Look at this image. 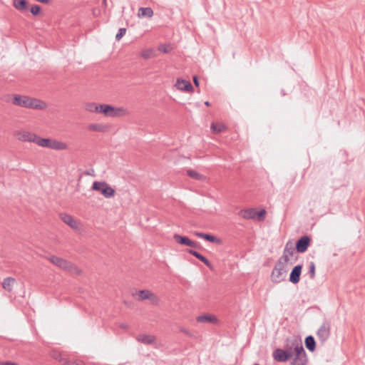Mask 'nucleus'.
<instances>
[{
	"label": "nucleus",
	"mask_w": 365,
	"mask_h": 365,
	"mask_svg": "<svg viewBox=\"0 0 365 365\" xmlns=\"http://www.w3.org/2000/svg\"><path fill=\"white\" fill-rule=\"evenodd\" d=\"M12 103L15 106L36 110H44L47 108L44 101L27 96L14 95Z\"/></svg>",
	"instance_id": "nucleus-1"
},
{
	"label": "nucleus",
	"mask_w": 365,
	"mask_h": 365,
	"mask_svg": "<svg viewBox=\"0 0 365 365\" xmlns=\"http://www.w3.org/2000/svg\"><path fill=\"white\" fill-rule=\"evenodd\" d=\"M48 259L54 265L60 269L68 271L73 274H79L81 271L71 262L54 255H51L48 257Z\"/></svg>",
	"instance_id": "nucleus-2"
},
{
	"label": "nucleus",
	"mask_w": 365,
	"mask_h": 365,
	"mask_svg": "<svg viewBox=\"0 0 365 365\" xmlns=\"http://www.w3.org/2000/svg\"><path fill=\"white\" fill-rule=\"evenodd\" d=\"M287 273V263L283 262L278 259L276 263L272 273H271V280L272 282L275 284L280 283L281 282L285 280Z\"/></svg>",
	"instance_id": "nucleus-3"
},
{
	"label": "nucleus",
	"mask_w": 365,
	"mask_h": 365,
	"mask_svg": "<svg viewBox=\"0 0 365 365\" xmlns=\"http://www.w3.org/2000/svg\"><path fill=\"white\" fill-rule=\"evenodd\" d=\"M100 113L106 117H121L128 113V110L122 107L116 108L109 104H100Z\"/></svg>",
	"instance_id": "nucleus-4"
},
{
	"label": "nucleus",
	"mask_w": 365,
	"mask_h": 365,
	"mask_svg": "<svg viewBox=\"0 0 365 365\" xmlns=\"http://www.w3.org/2000/svg\"><path fill=\"white\" fill-rule=\"evenodd\" d=\"M294 358L291 362L292 365H306L308 359L302 343H296L294 347Z\"/></svg>",
	"instance_id": "nucleus-5"
},
{
	"label": "nucleus",
	"mask_w": 365,
	"mask_h": 365,
	"mask_svg": "<svg viewBox=\"0 0 365 365\" xmlns=\"http://www.w3.org/2000/svg\"><path fill=\"white\" fill-rule=\"evenodd\" d=\"M92 189L100 192L106 198H110L115 195V190L106 182L95 181L92 185Z\"/></svg>",
	"instance_id": "nucleus-6"
},
{
	"label": "nucleus",
	"mask_w": 365,
	"mask_h": 365,
	"mask_svg": "<svg viewBox=\"0 0 365 365\" xmlns=\"http://www.w3.org/2000/svg\"><path fill=\"white\" fill-rule=\"evenodd\" d=\"M331 334V322L329 321H324L319 327L317 331V336L319 340L323 344L330 336Z\"/></svg>",
	"instance_id": "nucleus-7"
},
{
	"label": "nucleus",
	"mask_w": 365,
	"mask_h": 365,
	"mask_svg": "<svg viewBox=\"0 0 365 365\" xmlns=\"http://www.w3.org/2000/svg\"><path fill=\"white\" fill-rule=\"evenodd\" d=\"M311 243V238L308 235H303L296 242L295 248L299 253L305 252Z\"/></svg>",
	"instance_id": "nucleus-8"
},
{
	"label": "nucleus",
	"mask_w": 365,
	"mask_h": 365,
	"mask_svg": "<svg viewBox=\"0 0 365 365\" xmlns=\"http://www.w3.org/2000/svg\"><path fill=\"white\" fill-rule=\"evenodd\" d=\"M272 356L278 362H285L292 358L290 352L279 348L273 351Z\"/></svg>",
	"instance_id": "nucleus-9"
},
{
	"label": "nucleus",
	"mask_w": 365,
	"mask_h": 365,
	"mask_svg": "<svg viewBox=\"0 0 365 365\" xmlns=\"http://www.w3.org/2000/svg\"><path fill=\"white\" fill-rule=\"evenodd\" d=\"M294 253V248L291 242H287L284 247L283 255L279 257V260L285 262L289 261V257H292Z\"/></svg>",
	"instance_id": "nucleus-10"
},
{
	"label": "nucleus",
	"mask_w": 365,
	"mask_h": 365,
	"mask_svg": "<svg viewBox=\"0 0 365 365\" xmlns=\"http://www.w3.org/2000/svg\"><path fill=\"white\" fill-rule=\"evenodd\" d=\"M16 135L18 140L21 141L35 143L37 135L31 133L29 131L21 130L17 131Z\"/></svg>",
	"instance_id": "nucleus-11"
},
{
	"label": "nucleus",
	"mask_w": 365,
	"mask_h": 365,
	"mask_svg": "<svg viewBox=\"0 0 365 365\" xmlns=\"http://www.w3.org/2000/svg\"><path fill=\"white\" fill-rule=\"evenodd\" d=\"M302 265L297 264L293 267L289 274V282L294 284H297L300 280V276L302 270Z\"/></svg>",
	"instance_id": "nucleus-12"
},
{
	"label": "nucleus",
	"mask_w": 365,
	"mask_h": 365,
	"mask_svg": "<svg viewBox=\"0 0 365 365\" xmlns=\"http://www.w3.org/2000/svg\"><path fill=\"white\" fill-rule=\"evenodd\" d=\"M138 299L139 300H145V299H150L151 302L154 304H156L158 303V297L150 291L147 289H143L140 290L138 292Z\"/></svg>",
	"instance_id": "nucleus-13"
},
{
	"label": "nucleus",
	"mask_w": 365,
	"mask_h": 365,
	"mask_svg": "<svg viewBox=\"0 0 365 365\" xmlns=\"http://www.w3.org/2000/svg\"><path fill=\"white\" fill-rule=\"evenodd\" d=\"M299 342V344H302V340L297 336H292L289 338L286 341V344L284 345V351H288L291 354V357L293 356L294 354V347L296 343Z\"/></svg>",
	"instance_id": "nucleus-14"
},
{
	"label": "nucleus",
	"mask_w": 365,
	"mask_h": 365,
	"mask_svg": "<svg viewBox=\"0 0 365 365\" xmlns=\"http://www.w3.org/2000/svg\"><path fill=\"white\" fill-rule=\"evenodd\" d=\"M61 220L70 226L73 230H78L79 228V223L73 217L67 214H61Z\"/></svg>",
	"instance_id": "nucleus-15"
},
{
	"label": "nucleus",
	"mask_w": 365,
	"mask_h": 365,
	"mask_svg": "<svg viewBox=\"0 0 365 365\" xmlns=\"http://www.w3.org/2000/svg\"><path fill=\"white\" fill-rule=\"evenodd\" d=\"M175 86L178 90L183 91H192L193 87L191 83L186 80L178 79L175 83Z\"/></svg>",
	"instance_id": "nucleus-16"
},
{
	"label": "nucleus",
	"mask_w": 365,
	"mask_h": 365,
	"mask_svg": "<svg viewBox=\"0 0 365 365\" xmlns=\"http://www.w3.org/2000/svg\"><path fill=\"white\" fill-rule=\"evenodd\" d=\"M136 340L142 344L150 345L155 341V337L150 334H139L136 336Z\"/></svg>",
	"instance_id": "nucleus-17"
},
{
	"label": "nucleus",
	"mask_w": 365,
	"mask_h": 365,
	"mask_svg": "<svg viewBox=\"0 0 365 365\" xmlns=\"http://www.w3.org/2000/svg\"><path fill=\"white\" fill-rule=\"evenodd\" d=\"M238 215L243 217L244 219L247 220H254L255 219V209L254 208H249V209H244L241 210Z\"/></svg>",
	"instance_id": "nucleus-18"
},
{
	"label": "nucleus",
	"mask_w": 365,
	"mask_h": 365,
	"mask_svg": "<svg viewBox=\"0 0 365 365\" xmlns=\"http://www.w3.org/2000/svg\"><path fill=\"white\" fill-rule=\"evenodd\" d=\"M188 253L195 257L197 259H198L200 261L203 262L207 267L209 268H211L212 264L210 262L202 255H201L200 252L194 250H188Z\"/></svg>",
	"instance_id": "nucleus-19"
},
{
	"label": "nucleus",
	"mask_w": 365,
	"mask_h": 365,
	"mask_svg": "<svg viewBox=\"0 0 365 365\" xmlns=\"http://www.w3.org/2000/svg\"><path fill=\"white\" fill-rule=\"evenodd\" d=\"M153 16V11L150 7H140L138 9V16L139 18H151Z\"/></svg>",
	"instance_id": "nucleus-20"
},
{
	"label": "nucleus",
	"mask_w": 365,
	"mask_h": 365,
	"mask_svg": "<svg viewBox=\"0 0 365 365\" xmlns=\"http://www.w3.org/2000/svg\"><path fill=\"white\" fill-rule=\"evenodd\" d=\"M14 7L21 11L28 9V1L26 0H13Z\"/></svg>",
	"instance_id": "nucleus-21"
},
{
	"label": "nucleus",
	"mask_w": 365,
	"mask_h": 365,
	"mask_svg": "<svg viewBox=\"0 0 365 365\" xmlns=\"http://www.w3.org/2000/svg\"><path fill=\"white\" fill-rule=\"evenodd\" d=\"M50 149L56 150H63L67 148V145L65 143L58 141L56 140L51 139L50 144Z\"/></svg>",
	"instance_id": "nucleus-22"
},
{
	"label": "nucleus",
	"mask_w": 365,
	"mask_h": 365,
	"mask_svg": "<svg viewBox=\"0 0 365 365\" xmlns=\"http://www.w3.org/2000/svg\"><path fill=\"white\" fill-rule=\"evenodd\" d=\"M304 342L305 346L309 351L312 352L316 349V341L312 335L307 336L305 338Z\"/></svg>",
	"instance_id": "nucleus-23"
},
{
	"label": "nucleus",
	"mask_w": 365,
	"mask_h": 365,
	"mask_svg": "<svg viewBox=\"0 0 365 365\" xmlns=\"http://www.w3.org/2000/svg\"><path fill=\"white\" fill-rule=\"evenodd\" d=\"M195 235L197 237L202 238V239H205V240L209 241L210 242H220L219 239H217L214 235H210V234L196 232L195 233Z\"/></svg>",
	"instance_id": "nucleus-24"
},
{
	"label": "nucleus",
	"mask_w": 365,
	"mask_h": 365,
	"mask_svg": "<svg viewBox=\"0 0 365 365\" xmlns=\"http://www.w3.org/2000/svg\"><path fill=\"white\" fill-rule=\"evenodd\" d=\"M16 279L13 277H6L4 279L2 282L3 288L8 291L11 292L13 288V285L14 284Z\"/></svg>",
	"instance_id": "nucleus-25"
},
{
	"label": "nucleus",
	"mask_w": 365,
	"mask_h": 365,
	"mask_svg": "<svg viewBox=\"0 0 365 365\" xmlns=\"http://www.w3.org/2000/svg\"><path fill=\"white\" fill-rule=\"evenodd\" d=\"M186 172L187 175L194 180L199 181H204L206 180L205 176L201 175L200 173H197L194 170H187Z\"/></svg>",
	"instance_id": "nucleus-26"
},
{
	"label": "nucleus",
	"mask_w": 365,
	"mask_h": 365,
	"mask_svg": "<svg viewBox=\"0 0 365 365\" xmlns=\"http://www.w3.org/2000/svg\"><path fill=\"white\" fill-rule=\"evenodd\" d=\"M173 239L180 245L187 246L188 243H190V239L186 236H182L179 234H175L173 235Z\"/></svg>",
	"instance_id": "nucleus-27"
},
{
	"label": "nucleus",
	"mask_w": 365,
	"mask_h": 365,
	"mask_svg": "<svg viewBox=\"0 0 365 365\" xmlns=\"http://www.w3.org/2000/svg\"><path fill=\"white\" fill-rule=\"evenodd\" d=\"M51 139L50 138H43L36 135L35 143L39 146L49 148L51 145Z\"/></svg>",
	"instance_id": "nucleus-28"
},
{
	"label": "nucleus",
	"mask_w": 365,
	"mask_h": 365,
	"mask_svg": "<svg viewBox=\"0 0 365 365\" xmlns=\"http://www.w3.org/2000/svg\"><path fill=\"white\" fill-rule=\"evenodd\" d=\"M211 130L214 133H220L226 130V126L222 123H212Z\"/></svg>",
	"instance_id": "nucleus-29"
},
{
	"label": "nucleus",
	"mask_w": 365,
	"mask_h": 365,
	"mask_svg": "<svg viewBox=\"0 0 365 365\" xmlns=\"http://www.w3.org/2000/svg\"><path fill=\"white\" fill-rule=\"evenodd\" d=\"M197 322H215L216 318L210 314H203L197 317Z\"/></svg>",
	"instance_id": "nucleus-30"
},
{
	"label": "nucleus",
	"mask_w": 365,
	"mask_h": 365,
	"mask_svg": "<svg viewBox=\"0 0 365 365\" xmlns=\"http://www.w3.org/2000/svg\"><path fill=\"white\" fill-rule=\"evenodd\" d=\"M85 108L86 110L89 112H95L100 113L101 109L99 108V105L95 103H86Z\"/></svg>",
	"instance_id": "nucleus-31"
},
{
	"label": "nucleus",
	"mask_w": 365,
	"mask_h": 365,
	"mask_svg": "<svg viewBox=\"0 0 365 365\" xmlns=\"http://www.w3.org/2000/svg\"><path fill=\"white\" fill-rule=\"evenodd\" d=\"M88 129L96 132H104L106 130V126L102 124L93 123L89 125Z\"/></svg>",
	"instance_id": "nucleus-32"
},
{
	"label": "nucleus",
	"mask_w": 365,
	"mask_h": 365,
	"mask_svg": "<svg viewBox=\"0 0 365 365\" xmlns=\"http://www.w3.org/2000/svg\"><path fill=\"white\" fill-rule=\"evenodd\" d=\"M53 357L62 364L68 365L69 364V360L67 358L63 357L60 353L53 354Z\"/></svg>",
	"instance_id": "nucleus-33"
},
{
	"label": "nucleus",
	"mask_w": 365,
	"mask_h": 365,
	"mask_svg": "<svg viewBox=\"0 0 365 365\" xmlns=\"http://www.w3.org/2000/svg\"><path fill=\"white\" fill-rule=\"evenodd\" d=\"M266 210L264 209H262L259 211L255 210V219H257L258 221H263L264 220Z\"/></svg>",
	"instance_id": "nucleus-34"
},
{
	"label": "nucleus",
	"mask_w": 365,
	"mask_h": 365,
	"mask_svg": "<svg viewBox=\"0 0 365 365\" xmlns=\"http://www.w3.org/2000/svg\"><path fill=\"white\" fill-rule=\"evenodd\" d=\"M158 50L164 53H168L171 51L172 47L170 45L160 44L158 47Z\"/></svg>",
	"instance_id": "nucleus-35"
},
{
	"label": "nucleus",
	"mask_w": 365,
	"mask_h": 365,
	"mask_svg": "<svg viewBox=\"0 0 365 365\" xmlns=\"http://www.w3.org/2000/svg\"><path fill=\"white\" fill-rule=\"evenodd\" d=\"M41 11V6L37 4L32 6L30 9V11L34 16L38 15L40 14Z\"/></svg>",
	"instance_id": "nucleus-36"
},
{
	"label": "nucleus",
	"mask_w": 365,
	"mask_h": 365,
	"mask_svg": "<svg viewBox=\"0 0 365 365\" xmlns=\"http://www.w3.org/2000/svg\"><path fill=\"white\" fill-rule=\"evenodd\" d=\"M309 274L311 279L315 277V264L313 262H311L309 264Z\"/></svg>",
	"instance_id": "nucleus-37"
},
{
	"label": "nucleus",
	"mask_w": 365,
	"mask_h": 365,
	"mask_svg": "<svg viewBox=\"0 0 365 365\" xmlns=\"http://www.w3.org/2000/svg\"><path fill=\"white\" fill-rule=\"evenodd\" d=\"M126 33V29L125 28H120L117 34L115 35V39L117 41H119L122 38V37Z\"/></svg>",
	"instance_id": "nucleus-38"
},
{
	"label": "nucleus",
	"mask_w": 365,
	"mask_h": 365,
	"mask_svg": "<svg viewBox=\"0 0 365 365\" xmlns=\"http://www.w3.org/2000/svg\"><path fill=\"white\" fill-rule=\"evenodd\" d=\"M153 51L151 49H147L142 52L141 56L144 58L145 59H148L150 58L152 55Z\"/></svg>",
	"instance_id": "nucleus-39"
},
{
	"label": "nucleus",
	"mask_w": 365,
	"mask_h": 365,
	"mask_svg": "<svg viewBox=\"0 0 365 365\" xmlns=\"http://www.w3.org/2000/svg\"><path fill=\"white\" fill-rule=\"evenodd\" d=\"M187 247H192V248H195V249H199L200 248V245L198 242H194L192 240H190V243H188V245Z\"/></svg>",
	"instance_id": "nucleus-40"
},
{
	"label": "nucleus",
	"mask_w": 365,
	"mask_h": 365,
	"mask_svg": "<svg viewBox=\"0 0 365 365\" xmlns=\"http://www.w3.org/2000/svg\"><path fill=\"white\" fill-rule=\"evenodd\" d=\"M68 365H85V364L81 361H69V364Z\"/></svg>",
	"instance_id": "nucleus-41"
},
{
	"label": "nucleus",
	"mask_w": 365,
	"mask_h": 365,
	"mask_svg": "<svg viewBox=\"0 0 365 365\" xmlns=\"http://www.w3.org/2000/svg\"><path fill=\"white\" fill-rule=\"evenodd\" d=\"M192 81L195 86H199V81L197 76H193Z\"/></svg>",
	"instance_id": "nucleus-42"
},
{
	"label": "nucleus",
	"mask_w": 365,
	"mask_h": 365,
	"mask_svg": "<svg viewBox=\"0 0 365 365\" xmlns=\"http://www.w3.org/2000/svg\"><path fill=\"white\" fill-rule=\"evenodd\" d=\"M1 365H18L17 364L12 361L2 362Z\"/></svg>",
	"instance_id": "nucleus-43"
},
{
	"label": "nucleus",
	"mask_w": 365,
	"mask_h": 365,
	"mask_svg": "<svg viewBox=\"0 0 365 365\" xmlns=\"http://www.w3.org/2000/svg\"><path fill=\"white\" fill-rule=\"evenodd\" d=\"M181 331L185 333V334H187L188 336H191L190 331L188 330L182 328L181 329Z\"/></svg>",
	"instance_id": "nucleus-44"
},
{
	"label": "nucleus",
	"mask_w": 365,
	"mask_h": 365,
	"mask_svg": "<svg viewBox=\"0 0 365 365\" xmlns=\"http://www.w3.org/2000/svg\"><path fill=\"white\" fill-rule=\"evenodd\" d=\"M36 1H38L42 4H48L49 2V0H36Z\"/></svg>",
	"instance_id": "nucleus-45"
},
{
	"label": "nucleus",
	"mask_w": 365,
	"mask_h": 365,
	"mask_svg": "<svg viewBox=\"0 0 365 365\" xmlns=\"http://www.w3.org/2000/svg\"><path fill=\"white\" fill-rule=\"evenodd\" d=\"M120 327L122 329H127L128 327V325L127 324H121L120 325Z\"/></svg>",
	"instance_id": "nucleus-46"
},
{
	"label": "nucleus",
	"mask_w": 365,
	"mask_h": 365,
	"mask_svg": "<svg viewBox=\"0 0 365 365\" xmlns=\"http://www.w3.org/2000/svg\"><path fill=\"white\" fill-rule=\"evenodd\" d=\"M99 13H100V11H99V10H98V12H97V11H96V9H93V15H95V16H97Z\"/></svg>",
	"instance_id": "nucleus-47"
},
{
	"label": "nucleus",
	"mask_w": 365,
	"mask_h": 365,
	"mask_svg": "<svg viewBox=\"0 0 365 365\" xmlns=\"http://www.w3.org/2000/svg\"><path fill=\"white\" fill-rule=\"evenodd\" d=\"M205 105L207 106H210V102L209 101H205Z\"/></svg>",
	"instance_id": "nucleus-48"
},
{
	"label": "nucleus",
	"mask_w": 365,
	"mask_h": 365,
	"mask_svg": "<svg viewBox=\"0 0 365 365\" xmlns=\"http://www.w3.org/2000/svg\"><path fill=\"white\" fill-rule=\"evenodd\" d=\"M103 4L106 6V0H103Z\"/></svg>",
	"instance_id": "nucleus-49"
},
{
	"label": "nucleus",
	"mask_w": 365,
	"mask_h": 365,
	"mask_svg": "<svg viewBox=\"0 0 365 365\" xmlns=\"http://www.w3.org/2000/svg\"><path fill=\"white\" fill-rule=\"evenodd\" d=\"M85 174L88 175H92L90 171H87Z\"/></svg>",
	"instance_id": "nucleus-50"
},
{
	"label": "nucleus",
	"mask_w": 365,
	"mask_h": 365,
	"mask_svg": "<svg viewBox=\"0 0 365 365\" xmlns=\"http://www.w3.org/2000/svg\"><path fill=\"white\" fill-rule=\"evenodd\" d=\"M254 365H259V364L256 363V364H255Z\"/></svg>",
	"instance_id": "nucleus-51"
}]
</instances>
